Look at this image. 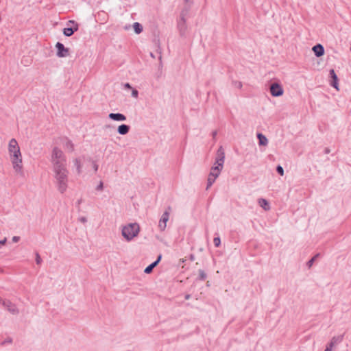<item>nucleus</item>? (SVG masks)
<instances>
[{"mask_svg":"<svg viewBox=\"0 0 351 351\" xmlns=\"http://www.w3.org/2000/svg\"><path fill=\"white\" fill-rule=\"evenodd\" d=\"M258 204L261 207H262L265 210H269L270 209V206L267 200L264 198H260L258 200Z\"/></svg>","mask_w":351,"mask_h":351,"instance_id":"nucleus-17","label":"nucleus"},{"mask_svg":"<svg viewBox=\"0 0 351 351\" xmlns=\"http://www.w3.org/2000/svg\"><path fill=\"white\" fill-rule=\"evenodd\" d=\"M36 262L37 265H40L42 262V259L38 252L36 253Z\"/></svg>","mask_w":351,"mask_h":351,"instance_id":"nucleus-28","label":"nucleus"},{"mask_svg":"<svg viewBox=\"0 0 351 351\" xmlns=\"http://www.w3.org/2000/svg\"><path fill=\"white\" fill-rule=\"evenodd\" d=\"M312 49L317 57H321L324 54V48L321 44L315 45Z\"/></svg>","mask_w":351,"mask_h":351,"instance_id":"nucleus-15","label":"nucleus"},{"mask_svg":"<svg viewBox=\"0 0 351 351\" xmlns=\"http://www.w3.org/2000/svg\"><path fill=\"white\" fill-rule=\"evenodd\" d=\"M215 182V181H214L213 179H210V178H208V179H207L206 190H208L213 185V184Z\"/></svg>","mask_w":351,"mask_h":351,"instance_id":"nucleus-27","label":"nucleus"},{"mask_svg":"<svg viewBox=\"0 0 351 351\" xmlns=\"http://www.w3.org/2000/svg\"><path fill=\"white\" fill-rule=\"evenodd\" d=\"M124 87H125V88H128V89H132V86H131V85H130L129 83H125V84H124Z\"/></svg>","mask_w":351,"mask_h":351,"instance_id":"nucleus-37","label":"nucleus"},{"mask_svg":"<svg viewBox=\"0 0 351 351\" xmlns=\"http://www.w3.org/2000/svg\"><path fill=\"white\" fill-rule=\"evenodd\" d=\"M12 342V339L10 337H8L4 340V341L1 343L2 345H4L5 343H11Z\"/></svg>","mask_w":351,"mask_h":351,"instance_id":"nucleus-31","label":"nucleus"},{"mask_svg":"<svg viewBox=\"0 0 351 351\" xmlns=\"http://www.w3.org/2000/svg\"><path fill=\"white\" fill-rule=\"evenodd\" d=\"M130 127L126 124H122L119 125L117 128V132L121 135H125L130 131Z\"/></svg>","mask_w":351,"mask_h":351,"instance_id":"nucleus-16","label":"nucleus"},{"mask_svg":"<svg viewBox=\"0 0 351 351\" xmlns=\"http://www.w3.org/2000/svg\"><path fill=\"white\" fill-rule=\"evenodd\" d=\"M270 93L273 97H280L283 95L284 90L278 83H273L270 85Z\"/></svg>","mask_w":351,"mask_h":351,"instance_id":"nucleus-10","label":"nucleus"},{"mask_svg":"<svg viewBox=\"0 0 351 351\" xmlns=\"http://www.w3.org/2000/svg\"><path fill=\"white\" fill-rule=\"evenodd\" d=\"M140 228L138 223H129L122 229V236L127 240L131 241L136 237L139 232Z\"/></svg>","mask_w":351,"mask_h":351,"instance_id":"nucleus-4","label":"nucleus"},{"mask_svg":"<svg viewBox=\"0 0 351 351\" xmlns=\"http://www.w3.org/2000/svg\"><path fill=\"white\" fill-rule=\"evenodd\" d=\"M161 258H162V255L160 254L158 256L157 259L154 261V263H157V265H158L159 263V262L160 261Z\"/></svg>","mask_w":351,"mask_h":351,"instance_id":"nucleus-36","label":"nucleus"},{"mask_svg":"<svg viewBox=\"0 0 351 351\" xmlns=\"http://www.w3.org/2000/svg\"><path fill=\"white\" fill-rule=\"evenodd\" d=\"M212 135H213V136L215 138V137L216 136V135H217V131H213V132H212Z\"/></svg>","mask_w":351,"mask_h":351,"instance_id":"nucleus-42","label":"nucleus"},{"mask_svg":"<svg viewBox=\"0 0 351 351\" xmlns=\"http://www.w3.org/2000/svg\"><path fill=\"white\" fill-rule=\"evenodd\" d=\"M156 266L157 263L153 262L145 269L144 272L145 274H150L153 271L154 268Z\"/></svg>","mask_w":351,"mask_h":351,"instance_id":"nucleus-21","label":"nucleus"},{"mask_svg":"<svg viewBox=\"0 0 351 351\" xmlns=\"http://www.w3.org/2000/svg\"><path fill=\"white\" fill-rule=\"evenodd\" d=\"M187 10H182L180 14V19L178 21V29L180 32V35L181 36H185L187 26L186 24V19L185 16L186 15Z\"/></svg>","mask_w":351,"mask_h":351,"instance_id":"nucleus-6","label":"nucleus"},{"mask_svg":"<svg viewBox=\"0 0 351 351\" xmlns=\"http://www.w3.org/2000/svg\"><path fill=\"white\" fill-rule=\"evenodd\" d=\"M213 243L215 247H218L221 245V239L219 237H215L213 239Z\"/></svg>","mask_w":351,"mask_h":351,"instance_id":"nucleus-25","label":"nucleus"},{"mask_svg":"<svg viewBox=\"0 0 351 351\" xmlns=\"http://www.w3.org/2000/svg\"><path fill=\"white\" fill-rule=\"evenodd\" d=\"M171 210V206H168L167 209L165 210L163 214L162 215L159 222H158V228L161 232L165 231L167 227V222L169 219L170 212Z\"/></svg>","mask_w":351,"mask_h":351,"instance_id":"nucleus-7","label":"nucleus"},{"mask_svg":"<svg viewBox=\"0 0 351 351\" xmlns=\"http://www.w3.org/2000/svg\"><path fill=\"white\" fill-rule=\"evenodd\" d=\"M206 277H207V275L205 273V271L202 269H199V277H198L199 280L203 281V280H206Z\"/></svg>","mask_w":351,"mask_h":351,"instance_id":"nucleus-24","label":"nucleus"},{"mask_svg":"<svg viewBox=\"0 0 351 351\" xmlns=\"http://www.w3.org/2000/svg\"><path fill=\"white\" fill-rule=\"evenodd\" d=\"M1 304L7 308V310L13 315H18L19 311L16 306L13 304L11 301L8 300H2Z\"/></svg>","mask_w":351,"mask_h":351,"instance_id":"nucleus-9","label":"nucleus"},{"mask_svg":"<svg viewBox=\"0 0 351 351\" xmlns=\"http://www.w3.org/2000/svg\"><path fill=\"white\" fill-rule=\"evenodd\" d=\"M6 241H7L6 238H5L4 239L0 241V246L2 245L5 244Z\"/></svg>","mask_w":351,"mask_h":351,"instance_id":"nucleus-38","label":"nucleus"},{"mask_svg":"<svg viewBox=\"0 0 351 351\" xmlns=\"http://www.w3.org/2000/svg\"><path fill=\"white\" fill-rule=\"evenodd\" d=\"M219 175H220L219 172H217L215 171H213V170L210 169V171L208 174V178L213 179L214 181H215V180L219 177Z\"/></svg>","mask_w":351,"mask_h":351,"instance_id":"nucleus-22","label":"nucleus"},{"mask_svg":"<svg viewBox=\"0 0 351 351\" xmlns=\"http://www.w3.org/2000/svg\"><path fill=\"white\" fill-rule=\"evenodd\" d=\"M224 160H225L224 149L222 147V146H220L217 151L215 163L210 169H212L213 171H215L221 173V171L223 167Z\"/></svg>","mask_w":351,"mask_h":351,"instance_id":"nucleus-5","label":"nucleus"},{"mask_svg":"<svg viewBox=\"0 0 351 351\" xmlns=\"http://www.w3.org/2000/svg\"><path fill=\"white\" fill-rule=\"evenodd\" d=\"M138 95V91L136 89H132V96L134 97H137Z\"/></svg>","mask_w":351,"mask_h":351,"instance_id":"nucleus-30","label":"nucleus"},{"mask_svg":"<svg viewBox=\"0 0 351 351\" xmlns=\"http://www.w3.org/2000/svg\"><path fill=\"white\" fill-rule=\"evenodd\" d=\"M193 258H194L193 256V255H191V260H193Z\"/></svg>","mask_w":351,"mask_h":351,"instance_id":"nucleus-47","label":"nucleus"},{"mask_svg":"<svg viewBox=\"0 0 351 351\" xmlns=\"http://www.w3.org/2000/svg\"><path fill=\"white\" fill-rule=\"evenodd\" d=\"M105 128H110V125H105Z\"/></svg>","mask_w":351,"mask_h":351,"instance_id":"nucleus-45","label":"nucleus"},{"mask_svg":"<svg viewBox=\"0 0 351 351\" xmlns=\"http://www.w3.org/2000/svg\"><path fill=\"white\" fill-rule=\"evenodd\" d=\"M73 163L75 167H76V170L78 174H80L82 172V165L81 162L79 158H75L73 160Z\"/></svg>","mask_w":351,"mask_h":351,"instance_id":"nucleus-20","label":"nucleus"},{"mask_svg":"<svg viewBox=\"0 0 351 351\" xmlns=\"http://www.w3.org/2000/svg\"><path fill=\"white\" fill-rule=\"evenodd\" d=\"M330 149L328 147H326L324 149V154H328L330 153Z\"/></svg>","mask_w":351,"mask_h":351,"instance_id":"nucleus-39","label":"nucleus"},{"mask_svg":"<svg viewBox=\"0 0 351 351\" xmlns=\"http://www.w3.org/2000/svg\"><path fill=\"white\" fill-rule=\"evenodd\" d=\"M235 85L237 86V87H238L239 88H242V83L241 82H235Z\"/></svg>","mask_w":351,"mask_h":351,"instance_id":"nucleus-34","label":"nucleus"},{"mask_svg":"<svg viewBox=\"0 0 351 351\" xmlns=\"http://www.w3.org/2000/svg\"><path fill=\"white\" fill-rule=\"evenodd\" d=\"M332 346V343H330V348H326V349L324 351H331Z\"/></svg>","mask_w":351,"mask_h":351,"instance_id":"nucleus-41","label":"nucleus"},{"mask_svg":"<svg viewBox=\"0 0 351 351\" xmlns=\"http://www.w3.org/2000/svg\"><path fill=\"white\" fill-rule=\"evenodd\" d=\"M276 171L278 172V174H280V176H283L284 175V169L283 168L280 166V165H278L277 167H276Z\"/></svg>","mask_w":351,"mask_h":351,"instance_id":"nucleus-26","label":"nucleus"},{"mask_svg":"<svg viewBox=\"0 0 351 351\" xmlns=\"http://www.w3.org/2000/svg\"><path fill=\"white\" fill-rule=\"evenodd\" d=\"M56 48L57 49L56 55L58 57L64 58L69 55V48L65 47L62 43L58 42L56 44Z\"/></svg>","mask_w":351,"mask_h":351,"instance_id":"nucleus-8","label":"nucleus"},{"mask_svg":"<svg viewBox=\"0 0 351 351\" xmlns=\"http://www.w3.org/2000/svg\"><path fill=\"white\" fill-rule=\"evenodd\" d=\"M93 168L95 169V171H97L98 169V165L97 164L94 163Z\"/></svg>","mask_w":351,"mask_h":351,"instance_id":"nucleus-40","label":"nucleus"},{"mask_svg":"<svg viewBox=\"0 0 351 351\" xmlns=\"http://www.w3.org/2000/svg\"><path fill=\"white\" fill-rule=\"evenodd\" d=\"M55 184L60 193H64L68 188L69 171L66 167L53 169Z\"/></svg>","mask_w":351,"mask_h":351,"instance_id":"nucleus-2","label":"nucleus"},{"mask_svg":"<svg viewBox=\"0 0 351 351\" xmlns=\"http://www.w3.org/2000/svg\"><path fill=\"white\" fill-rule=\"evenodd\" d=\"M8 151L14 170L18 173H23L22 156L19 144L15 138L9 141Z\"/></svg>","mask_w":351,"mask_h":351,"instance_id":"nucleus-1","label":"nucleus"},{"mask_svg":"<svg viewBox=\"0 0 351 351\" xmlns=\"http://www.w3.org/2000/svg\"><path fill=\"white\" fill-rule=\"evenodd\" d=\"M330 77L331 78L330 84L331 86L334 87L337 90H339L338 88V77L337 74L335 73L334 69H330L329 72Z\"/></svg>","mask_w":351,"mask_h":351,"instance_id":"nucleus-11","label":"nucleus"},{"mask_svg":"<svg viewBox=\"0 0 351 351\" xmlns=\"http://www.w3.org/2000/svg\"><path fill=\"white\" fill-rule=\"evenodd\" d=\"M51 161L53 169L66 167V156L63 152L57 147H54L52 150Z\"/></svg>","mask_w":351,"mask_h":351,"instance_id":"nucleus-3","label":"nucleus"},{"mask_svg":"<svg viewBox=\"0 0 351 351\" xmlns=\"http://www.w3.org/2000/svg\"><path fill=\"white\" fill-rule=\"evenodd\" d=\"M79 29V25H75V26H72L70 27H66L63 29V34L65 36L69 37L71 36L75 32H77Z\"/></svg>","mask_w":351,"mask_h":351,"instance_id":"nucleus-13","label":"nucleus"},{"mask_svg":"<svg viewBox=\"0 0 351 351\" xmlns=\"http://www.w3.org/2000/svg\"><path fill=\"white\" fill-rule=\"evenodd\" d=\"M3 269L0 267V273H3Z\"/></svg>","mask_w":351,"mask_h":351,"instance_id":"nucleus-46","label":"nucleus"},{"mask_svg":"<svg viewBox=\"0 0 351 351\" xmlns=\"http://www.w3.org/2000/svg\"><path fill=\"white\" fill-rule=\"evenodd\" d=\"M82 202V199H80L77 200V203L78 205H80Z\"/></svg>","mask_w":351,"mask_h":351,"instance_id":"nucleus-43","label":"nucleus"},{"mask_svg":"<svg viewBox=\"0 0 351 351\" xmlns=\"http://www.w3.org/2000/svg\"><path fill=\"white\" fill-rule=\"evenodd\" d=\"M70 24H72V25H73V26H75V25H78V23H76V22H75V21H73V20H70V21H68V23H67V25H70Z\"/></svg>","mask_w":351,"mask_h":351,"instance_id":"nucleus-33","label":"nucleus"},{"mask_svg":"<svg viewBox=\"0 0 351 351\" xmlns=\"http://www.w3.org/2000/svg\"><path fill=\"white\" fill-rule=\"evenodd\" d=\"M12 240L14 243H17L20 240V237L19 236H14Z\"/></svg>","mask_w":351,"mask_h":351,"instance_id":"nucleus-32","label":"nucleus"},{"mask_svg":"<svg viewBox=\"0 0 351 351\" xmlns=\"http://www.w3.org/2000/svg\"><path fill=\"white\" fill-rule=\"evenodd\" d=\"M133 28L136 34H139L143 32V26L138 22H135L133 24Z\"/></svg>","mask_w":351,"mask_h":351,"instance_id":"nucleus-19","label":"nucleus"},{"mask_svg":"<svg viewBox=\"0 0 351 351\" xmlns=\"http://www.w3.org/2000/svg\"><path fill=\"white\" fill-rule=\"evenodd\" d=\"M257 138L260 145H266L267 144V138L263 134L258 133L257 134Z\"/></svg>","mask_w":351,"mask_h":351,"instance_id":"nucleus-18","label":"nucleus"},{"mask_svg":"<svg viewBox=\"0 0 351 351\" xmlns=\"http://www.w3.org/2000/svg\"><path fill=\"white\" fill-rule=\"evenodd\" d=\"M108 117L117 121H123L126 120V117L121 113H110L108 114Z\"/></svg>","mask_w":351,"mask_h":351,"instance_id":"nucleus-14","label":"nucleus"},{"mask_svg":"<svg viewBox=\"0 0 351 351\" xmlns=\"http://www.w3.org/2000/svg\"><path fill=\"white\" fill-rule=\"evenodd\" d=\"M190 298V295H185V299L188 300Z\"/></svg>","mask_w":351,"mask_h":351,"instance_id":"nucleus-44","label":"nucleus"},{"mask_svg":"<svg viewBox=\"0 0 351 351\" xmlns=\"http://www.w3.org/2000/svg\"><path fill=\"white\" fill-rule=\"evenodd\" d=\"M79 220L82 223H86L87 221V219L85 217H80Z\"/></svg>","mask_w":351,"mask_h":351,"instance_id":"nucleus-35","label":"nucleus"},{"mask_svg":"<svg viewBox=\"0 0 351 351\" xmlns=\"http://www.w3.org/2000/svg\"><path fill=\"white\" fill-rule=\"evenodd\" d=\"M104 189V184L102 182H100L99 184L96 187L97 191H102Z\"/></svg>","mask_w":351,"mask_h":351,"instance_id":"nucleus-29","label":"nucleus"},{"mask_svg":"<svg viewBox=\"0 0 351 351\" xmlns=\"http://www.w3.org/2000/svg\"><path fill=\"white\" fill-rule=\"evenodd\" d=\"M185 1H186V2H189V1H190V0H185Z\"/></svg>","mask_w":351,"mask_h":351,"instance_id":"nucleus-48","label":"nucleus"},{"mask_svg":"<svg viewBox=\"0 0 351 351\" xmlns=\"http://www.w3.org/2000/svg\"><path fill=\"white\" fill-rule=\"evenodd\" d=\"M319 256V254H315L313 258H311L306 263L308 268H311L313 264V263L315 261L317 258Z\"/></svg>","mask_w":351,"mask_h":351,"instance_id":"nucleus-23","label":"nucleus"},{"mask_svg":"<svg viewBox=\"0 0 351 351\" xmlns=\"http://www.w3.org/2000/svg\"><path fill=\"white\" fill-rule=\"evenodd\" d=\"M62 144L64 149L68 152H73L74 151V145L68 138L64 137L62 138Z\"/></svg>","mask_w":351,"mask_h":351,"instance_id":"nucleus-12","label":"nucleus"}]
</instances>
